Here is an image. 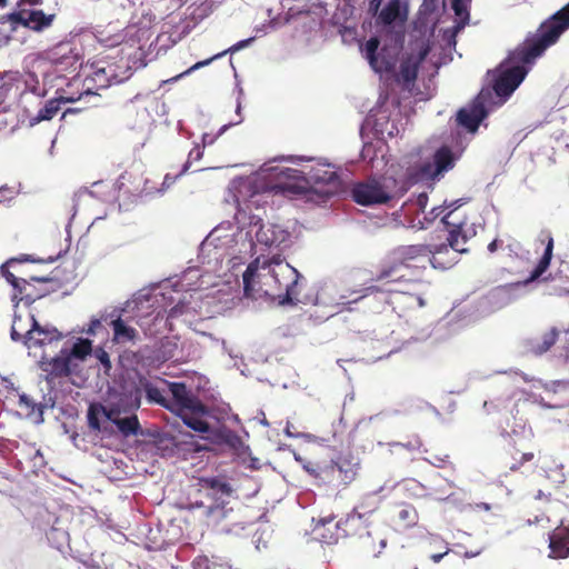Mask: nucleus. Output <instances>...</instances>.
Masks as SVG:
<instances>
[{
    "mask_svg": "<svg viewBox=\"0 0 569 569\" xmlns=\"http://www.w3.org/2000/svg\"><path fill=\"white\" fill-rule=\"evenodd\" d=\"M38 322L36 321L33 315L28 313L23 319L21 316H14L12 328H11V338L14 341L27 340L29 336H31V331L36 329Z\"/></svg>",
    "mask_w": 569,
    "mask_h": 569,
    "instance_id": "26",
    "label": "nucleus"
},
{
    "mask_svg": "<svg viewBox=\"0 0 569 569\" xmlns=\"http://www.w3.org/2000/svg\"><path fill=\"white\" fill-rule=\"evenodd\" d=\"M361 56L367 60L370 68L379 74H388L395 72L398 47L383 46L380 47L378 38L372 37L359 44Z\"/></svg>",
    "mask_w": 569,
    "mask_h": 569,
    "instance_id": "15",
    "label": "nucleus"
},
{
    "mask_svg": "<svg viewBox=\"0 0 569 569\" xmlns=\"http://www.w3.org/2000/svg\"><path fill=\"white\" fill-rule=\"evenodd\" d=\"M274 167L276 166L264 164L256 173L249 177L233 179L230 182L228 193L238 209L237 213L243 212L248 216L247 210L250 209L249 203L260 190L281 187Z\"/></svg>",
    "mask_w": 569,
    "mask_h": 569,
    "instance_id": "12",
    "label": "nucleus"
},
{
    "mask_svg": "<svg viewBox=\"0 0 569 569\" xmlns=\"http://www.w3.org/2000/svg\"><path fill=\"white\" fill-rule=\"evenodd\" d=\"M11 18L32 30L41 31L51 26L54 14H44L41 10H21L11 14Z\"/></svg>",
    "mask_w": 569,
    "mask_h": 569,
    "instance_id": "23",
    "label": "nucleus"
},
{
    "mask_svg": "<svg viewBox=\"0 0 569 569\" xmlns=\"http://www.w3.org/2000/svg\"><path fill=\"white\" fill-rule=\"evenodd\" d=\"M211 489L217 490V492H220L221 496H229L230 495V487L227 483L220 482L218 480H211L210 481Z\"/></svg>",
    "mask_w": 569,
    "mask_h": 569,
    "instance_id": "45",
    "label": "nucleus"
},
{
    "mask_svg": "<svg viewBox=\"0 0 569 569\" xmlns=\"http://www.w3.org/2000/svg\"><path fill=\"white\" fill-rule=\"evenodd\" d=\"M542 519H543L542 517H538V516H537V517H535V519H533V520L529 519V520H528V523H529V525L539 523Z\"/></svg>",
    "mask_w": 569,
    "mask_h": 569,
    "instance_id": "59",
    "label": "nucleus"
},
{
    "mask_svg": "<svg viewBox=\"0 0 569 569\" xmlns=\"http://www.w3.org/2000/svg\"><path fill=\"white\" fill-rule=\"evenodd\" d=\"M174 180H176V178H172V177H170L169 174H167V176L164 177V180H163V187H164V188H169L171 184H173V183H174Z\"/></svg>",
    "mask_w": 569,
    "mask_h": 569,
    "instance_id": "53",
    "label": "nucleus"
},
{
    "mask_svg": "<svg viewBox=\"0 0 569 569\" xmlns=\"http://www.w3.org/2000/svg\"><path fill=\"white\" fill-rule=\"evenodd\" d=\"M443 212L442 207H435L431 211L425 216V220L427 222H432L437 217H439Z\"/></svg>",
    "mask_w": 569,
    "mask_h": 569,
    "instance_id": "48",
    "label": "nucleus"
},
{
    "mask_svg": "<svg viewBox=\"0 0 569 569\" xmlns=\"http://www.w3.org/2000/svg\"><path fill=\"white\" fill-rule=\"evenodd\" d=\"M452 9L458 19L457 29H461L469 18L467 2L465 0H452Z\"/></svg>",
    "mask_w": 569,
    "mask_h": 569,
    "instance_id": "36",
    "label": "nucleus"
},
{
    "mask_svg": "<svg viewBox=\"0 0 569 569\" xmlns=\"http://www.w3.org/2000/svg\"><path fill=\"white\" fill-rule=\"evenodd\" d=\"M0 80L3 81V87H6L7 90H10L13 86L19 88L21 74L18 71H6L0 73Z\"/></svg>",
    "mask_w": 569,
    "mask_h": 569,
    "instance_id": "39",
    "label": "nucleus"
},
{
    "mask_svg": "<svg viewBox=\"0 0 569 569\" xmlns=\"http://www.w3.org/2000/svg\"><path fill=\"white\" fill-rule=\"evenodd\" d=\"M19 405H20V407H23V408H26L27 410H29V409L33 410V408H34V403H33V402H32V400H31L28 396H26V395H21V396L19 397Z\"/></svg>",
    "mask_w": 569,
    "mask_h": 569,
    "instance_id": "49",
    "label": "nucleus"
},
{
    "mask_svg": "<svg viewBox=\"0 0 569 569\" xmlns=\"http://www.w3.org/2000/svg\"><path fill=\"white\" fill-rule=\"evenodd\" d=\"M408 227L410 228H417V229H423L425 223L421 220H418L417 222L415 220L409 221Z\"/></svg>",
    "mask_w": 569,
    "mask_h": 569,
    "instance_id": "52",
    "label": "nucleus"
},
{
    "mask_svg": "<svg viewBox=\"0 0 569 569\" xmlns=\"http://www.w3.org/2000/svg\"><path fill=\"white\" fill-rule=\"evenodd\" d=\"M60 99L64 102H71V101H76L78 99H81V96H78V98H74V97H66V96H60Z\"/></svg>",
    "mask_w": 569,
    "mask_h": 569,
    "instance_id": "57",
    "label": "nucleus"
},
{
    "mask_svg": "<svg viewBox=\"0 0 569 569\" xmlns=\"http://www.w3.org/2000/svg\"><path fill=\"white\" fill-rule=\"evenodd\" d=\"M447 553H448V550H447V551H445V552H442V553H435V555H432V556H431V560H432L433 562H436V563H437V562L441 561V559H442Z\"/></svg>",
    "mask_w": 569,
    "mask_h": 569,
    "instance_id": "54",
    "label": "nucleus"
},
{
    "mask_svg": "<svg viewBox=\"0 0 569 569\" xmlns=\"http://www.w3.org/2000/svg\"><path fill=\"white\" fill-rule=\"evenodd\" d=\"M497 248H498V240H493V241H491V242L489 243V246H488V250H489L490 252H495V251L497 250Z\"/></svg>",
    "mask_w": 569,
    "mask_h": 569,
    "instance_id": "56",
    "label": "nucleus"
},
{
    "mask_svg": "<svg viewBox=\"0 0 569 569\" xmlns=\"http://www.w3.org/2000/svg\"><path fill=\"white\" fill-rule=\"evenodd\" d=\"M440 3H443V0H423L419 12L426 23L435 24L436 17H433V13L438 10Z\"/></svg>",
    "mask_w": 569,
    "mask_h": 569,
    "instance_id": "34",
    "label": "nucleus"
},
{
    "mask_svg": "<svg viewBox=\"0 0 569 569\" xmlns=\"http://www.w3.org/2000/svg\"><path fill=\"white\" fill-rule=\"evenodd\" d=\"M490 90H481L475 102L466 108H462L457 114L458 123L466 128L469 132L475 133L480 122L487 117L491 110Z\"/></svg>",
    "mask_w": 569,
    "mask_h": 569,
    "instance_id": "18",
    "label": "nucleus"
},
{
    "mask_svg": "<svg viewBox=\"0 0 569 569\" xmlns=\"http://www.w3.org/2000/svg\"><path fill=\"white\" fill-rule=\"evenodd\" d=\"M206 512H207V516L212 518L216 523L219 522L221 519H223L227 515V511L222 507H219V506L210 507L207 509Z\"/></svg>",
    "mask_w": 569,
    "mask_h": 569,
    "instance_id": "44",
    "label": "nucleus"
},
{
    "mask_svg": "<svg viewBox=\"0 0 569 569\" xmlns=\"http://www.w3.org/2000/svg\"><path fill=\"white\" fill-rule=\"evenodd\" d=\"M362 159L368 161L372 169L382 170L387 164L385 160V144L378 141L377 144L366 143L361 152Z\"/></svg>",
    "mask_w": 569,
    "mask_h": 569,
    "instance_id": "27",
    "label": "nucleus"
},
{
    "mask_svg": "<svg viewBox=\"0 0 569 569\" xmlns=\"http://www.w3.org/2000/svg\"><path fill=\"white\" fill-rule=\"evenodd\" d=\"M405 188L392 177L369 179L352 189L353 200L361 206L387 203L403 194Z\"/></svg>",
    "mask_w": 569,
    "mask_h": 569,
    "instance_id": "13",
    "label": "nucleus"
},
{
    "mask_svg": "<svg viewBox=\"0 0 569 569\" xmlns=\"http://www.w3.org/2000/svg\"><path fill=\"white\" fill-rule=\"evenodd\" d=\"M441 64L438 48L430 43L429 38L417 39L410 50L402 57L399 77L406 83L412 82L418 73L432 77Z\"/></svg>",
    "mask_w": 569,
    "mask_h": 569,
    "instance_id": "11",
    "label": "nucleus"
},
{
    "mask_svg": "<svg viewBox=\"0 0 569 569\" xmlns=\"http://www.w3.org/2000/svg\"><path fill=\"white\" fill-rule=\"evenodd\" d=\"M291 427H292L291 423L288 422L287 427L284 429V433H286L287 437H289V438H305V439H307L309 441L315 439V437L309 435V433H295V432H292L291 431Z\"/></svg>",
    "mask_w": 569,
    "mask_h": 569,
    "instance_id": "47",
    "label": "nucleus"
},
{
    "mask_svg": "<svg viewBox=\"0 0 569 569\" xmlns=\"http://www.w3.org/2000/svg\"><path fill=\"white\" fill-rule=\"evenodd\" d=\"M39 68H32V71L28 72L27 78L23 80L24 86L27 89H29L33 93H38L37 84H38V77L36 74V70H39Z\"/></svg>",
    "mask_w": 569,
    "mask_h": 569,
    "instance_id": "41",
    "label": "nucleus"
},
{
    "mask_svg": "<svg viewBox=\"0 0 569 569\" xmlns=\"http://www.w3.org/2000/svg\"><path fill=\"white\" fill-rule=\"evenodd\" d=\"M221 345H222L223 349L229 353L230 357H234L232 351L227 349L224 341H221Z\"/></svg>",
    "mask_w": 569,
    "mask_h": 569,
    "instance_id": "62",
    "label": "nucleus"
},
{
    "mask_svg": "<svg viewBox=\"0 0 569 569\" xmlns=\"http://www.w3.org/2000/svg\"><path fill=\"white\" fill-rule=\"evenodd\" d=\"M398 518L405 527H412L418 521L416 509L409 506H406L399 510Z\"/></svg>",
    "mask_w": 569,
    "mask_h": 569,
    "instance_id": "37",
    "label": "nucleus"
},
{
    "mask_svg": "<svg viewBox=\"0 0 569 569\" xmlns=\"http://www.w3.org/2000/svg\"><path fill=\"white\" fill-rule=\"evenodd\" d=\"M18 293H19V292H18V291H16V292L13 293V296H12V300H13V301H16V305H19V301H17V300H18Z\"/></svg>",
    "mask_w": 569,
    "mask_h": 569,
    "instance_id": "64",
    "label": "nucleus"
},
{
    "mask_svg": "<svg viewBox=\"0 0 569 569\" xmlns=\"http://www.w3.org/2000/svg\"><path fill=\"white\" fill-rule=\"evenodd\" d=\"M203 150L200 146H196L190 152H189V161L191 160H200L202 158Z\"/></svg>",
    "mask_w": 569,
    "mask_h": 569,
    "instance_id": "50",
    "label": "nucleus"
},
{
    "mask_svg": "<svg viewBox=\"0 0 569 569\" xmlns=\"http://www.w3.org/2000/svg\"><path fill=\"white\" fill-rule=\"evenodd\" d=\"M552 251H553V239L552 237H548L547 243L543 250V253L541 258L538 261L537 267L531 272L530 278L527 280V282L535 281L539 279L549 268L550 261L552 259Z\"/></svg>",
    "mask_w": 569,
    "mask_h": 569,
    "instance_id": "29",
    "label": "nucleus"
},
{
    "mask_svg": "<svg viewBox=\"0 0 569 569\" xmlns=\"http://www.w3.org/2000/svg\"><path fill=\"white\" fill-rule=\"evenodd\" d=\"M362 521L363 515L357 510L350 513L345 522L335 521L332 516L320 517L315 521L312 535L313 538L320 542L332 545L338 542L345 535L350 533V531Z\"/></svg>",
    "mask_w": 569,
    "mask_h": 569,
    "instance_id": "14",
    "label": "nucleus"
},
{
    "mask_svg": "<svg viewBox=\"0 0 569 569\" xmlns=\"http://www.w3.org/2000/svg\"><path fill=\"white\" fill-rule=\"evenodd\" d=\"M236 221H223L211 230L201 244V253L220 263V271L239 284L240 267L254 254L250 216L236 213Z\"/></svg>",
    "mask_w": 569,
    "mask_h": 569,
    "instance_id": "4",
    "label": "nucleus"
},
{
    "mask_svg": "<svg viewBox=\"0 0 569 569\" xmlns=\"http://www.w3.org/2000/svg\"><path fill=\"white\" fill-rule=\"evenodd\" d=\"M14 264H17L14 260L8 261L1 267V273L16 291L22 293L26 289L27 281L24 279L18 278L13 272L9 270V268L13 267Z\"/></svg>",
    "mask_w": 569,
    "mask_h": 569,
    "instance_id": "32",
    "label": "nucleus"
},
{
    "mask_svg": "<svg viewBox=\"0 0 569 569\" xmlns=\"http://www.w3.org/2000/svg\"><path fill=\"white\" fill-rule=\"evenodd\" d=\"M206 561L204 560H194L193 561V567L194 569H202V563H204Z\"/></svg>",
    "mask_w": 569,
    "mask_h": 569,
    "instance_id": "58",
    "label": "nucleus"
},
{
    "mask_svg": "<svg viewBox=\"0 0 569 569\" xmlns=\"http://www.w3.org/2000/svg\"><path fill=\"white\" fill-rule=\"evenodd\" d=\"M62 335L54 328H42L39 325L24 341L29 355L39 358V366L48 377H63L78 373L83 362L93 352L92 342L87 338L66 340L54 357L50 352L58 348Z\"/></svg>",
    "mask_w": 569,
    "mask_h": 569,
    "instance_id": "5",
    "label": "nucleus"
},
{
    "mask_svg": "<svg viewBox=\"0 0 569 569\" xmlns=\"http://www.w3.org/2000/svg\"><path fill=\"white\" fill-rule=\"evenodd\" d=\"M478 555H479V551H477V552H466V555H465V556H466L467 558H471V557H476V556H478Z\"/></svg>",
    "mask_w": 569,
    "mask_h": 569,
    "instance_id": "63",
    "label": "nucleus"
},
{
    "mask_svg": "<svg viewBox=\"0 0 569 569\" xmlns=\"http://www.w3.org/2000/svg\"><path fill=\"white\" fill-rule=\"evenodd\" d=\"M428 204V196L426 193H420L415 201H411L406 208V214L415 209L418 212H425Z\"/></svg>",
    "mask_w": 569,
    "mask_h": 569,
    "instance_id": "40",
    "label": "nucleus"
},
{
    "mask_svg": "<svg viewBox=\"0 0 569 569\" xmlns=\"http://www.w3.org/2000/svg\"><path fill=\"white\" fill-rule=\"evenodd\" d=\"M132 322H136V325L147 330L146 317L137 316V319H133L123 312L112 319L111 326L113 330V342L123 345L136 340L138 332L132 326Z\"/></svg>",
    "mask_w": 569,
    "mask_h": 569,
    "instance_id": "21",
    "label": "nucleus"
},
{
    "mask_svg": "<svg viewBox=\"0 0 569 569\" xmlns=\"http://www.w3.org/2000/svg\"><path fill=\"white\" fill-rule=\"evenodd\" d=\"M254 254L242 274L244 295L252 299L269 298L279 305L297 300L300 272L289 264L282 253L293 243V236L282 224L262 222L250 216Z\"/></svg>",
    "mask_w": 569,
    "mask_h": 569,
    "instance_id": "1",
    "label": "nucleus"
},
{
    "mask_svg": "<svg viewBox=\"0 0 569 569\" xmlns=\"http://www.w3.org/2000/svg\"><path fill=\"white\" fill-rule=\"evenodd\" d=\"M140 385L146 391L149 401L160 403L168 408V400L158 386L143 380H140Z\"/></svg>",
    "mask_w": 569,
    "mask_h": 569,
    "instance_id": "33",
    "label": "nucleus"
},
{
    "mask_svg": "<svg viewBox=\"0 0 569 569\" xmlns=\"http://www.w3.org/2000/svg\"><path fill=\"white\" fill-rule=\"evenodd\" d=\"M140 388L132 383L122 386L121 390L112 388L104 406L90 408L89 426L100 430L104 422H112L123 436L136 435L139 421L134 411L140 407Z\"/></svg>",
    "mask_w": 569,
    "mask_h": 569,
    "instance_id": "8",
    "label": "nucleus"
},
{
    "mask_svg": "<svg viewBox=\"0 0 569 569\" xmlns=\"http://www.w3.org/2000/svg\"><path fill=\"white\" fill-rule=\"evenodd\" d=\"M383 291L388 293L399 292V290L395 287V283H387V287L383 289Z\"/></svg>",
    "mask_w": 569,
    "mask_h": 569,
    "instance_id": "55",
    "label": "nucleus"
},
{
    "mask_svg": "<svg viewBox=\"0 0 569 569\" xmlns=\"http://www.w3.org/2000/svg\"><path fill=\"white\" fill-rule=\"evenodd\" d=\"M154 17L150 9L141 7L131 17L127 27L118 29L108 24L96 33V39L104 47H120L119 63L96 61L87 73L97 88H108L130 78L131 71L146 66V47L151 38Z\"/></svg>",
    "mask_w": 569,
    "mask_h": 569,
    "instance_id": "2",
    "label": "nucleus"
},
{
    "mask_svg": "<svg viewBox=\"0 0 569 569\" xmlns=\"http://www.w3.org/2000/svg\"><path fill=\"white\" fill-rule=\"evenodd\" d=\"M343 296L339 295L337 282L331 279H325L315 286L313 292L307 295L306 301L315 306L333 309L343 303Z\"/></svg>",
    "mask_w": 569,
    "mask_h": 569,
    "instance_id": "20",
    "label": "nucleus"
},
{
    "mask_svg": "<svg viewBox=\"0 0 569 569\" xmlns=\"http://www.w3.org/2000/svg\"><path fill=\"white\" fill-rule=\"evenodd\" d=\"M532 385L530 387V390L522 389L520 390L521 396L525 398L526 401H531L533 403H539L542 407H549L547 403L543 402L540 395H537L533 389H541L543 388V383L540 380H532Z\"/></svg>",
    "mask_w": 569,
    "mask_h": 569,
    "instance_id": "35",
    "label": "nucleus"
},
{
    "mask_svg": "<svg viewBox=\"0 0 569 569\" xmlns=\"http://www.w3.org/2000/svg\"><path fill=\"white\" fill-rule=\"evenodd\" d=\"M80 61V57L72 44L64 42L59 43L43 54L32 58L31 68H39L47 62L56 67L58 71L76 70Z\"/></svg>",
    "mask_w": 569,
    "mask_h": 569,
    "instance_id": "17",
    "label": "nucleus"
},
{
    "mask_svg": "<svg viewBox=\"0 0 569 569\" xmlns=\"http://www.w3.org/2000/svg\"><path fill=\"white\" fill-rule=\"evenodd\" d=\"M240 111H241V101H240V97H239V98H238V101H237V110H236V112H237V114H238L239 119H238L234 123H229V124H224V126H222V127L220 128V130H219L218 134H217V136H214V137H213V136H210L209 133H204V134L202 136V144H203V146H206V144H212V143L214 142V140L217 139V137H219V136H221L222 133H224V132H226V130H227L230 126L240 123V122L242 121V117H241Z\"/></svg>",
    "mask_w": 569,
    "mask_h": 569,
    "instance_id": "38",
    "label": "nucleus"
},
{
    "mask_svg": "<svg viewBox=\"0 0 569 569\" xmlns=\"http://www.w3.org/2000/svg\"><path fill=\"white\" fill-rule=\"evenodd\" d=\"M387 545V540L385 538H381L379 541L380 549L377 552H380Z\"/></svg>",
    "mask_w": 569,
    "mask_h": 569,
    "instance_id": "60",
    "label": "nucleus"
},
{
    "mask_svg": "<svg viewBox=\"0 0 569 569\" xmlns=\"http://www.w3.org/2000/svg\"><path fill=\"white\" fill-rule=\"evenodd\" d=\"M218 276H212L209 270L201 271L198 268H189L172 284L174 292L184 291L182 298L169 311V318L182 317L184 322H189V316L201 313V306L198 303L203 298H218L220 295H229L236 284L228 277L226 271L219 270Z\"/></svg>",
    "mask_w": 569,
    "mask_h": 569,
    "instance_id": "7",
    "label": "nucleus"
},
{
    "mask_svg": "<svg viewBox=\"0 0 569 569\" xmlns=\"http://www.w3.org/2000/svg\"><path fill=\"white\" fill-rule=\"evenodd\" d=\"M94 356L98 361L103 366L104 371L108 372L111 369V361L107 351L102 348L94 350Z\"/></svg>",
    "mask_w": 569,
    "mask_h": 569,
    "instance_id": "42",
    "label": "nucleus"
},
{
    "mask_svg": "<svg viewBox=\"0 0 569 569\" xmlns=\"http://www.w3.org/2000/svg\"><path fill=\"white\" fill-rule=\"evenodd\" d=\"M558 331L551 328L546 331L540 338L533 339L529 342V351L533 355H542L547 352L557 341Z\"/></svg>",
    "mask_w": 569,
    "mask_h": 569,
    "instance_id": "28",
    "label": "nucleus"
},
{
    "mask_svg": "<svg viewBox=\"0 0 569 569\" xmlns=\"http://www.w3.org/2000/svg\"><path fill=\"white\" fill-rule=\"evenodd\" d=\"M368 11L376 17V21L385 27H401L408 18L407 0H388L382 4V0H370Z\"/></svg>",
    "mask_w": 569,
    "mask_h": 569,
    "instance_id": "16",
    "label": "nucleus"
},
{
    "mask_svg": "<svg viewBox=\"0 0 569 569\" xmlns=\"http://www.w3.org/2000/svg\"><path fill=\"white\" fill-rule=\"evenodd\" d=\"M400 132V129L393 121H387V128L380 129V139H385L386 137L392 138L396 137Z\"/></svg>",
    "mask_w": 569,
    "mask_h": 569,
    "instance_id": "43",
    "label": "nucleus"
},
{
    "mask_svg": "<svg viewBox=\"0 0 569 569\" xmlns=\"http://www.w3.org/2000/svg\"><path fill=\"white\" fill-rule=\"evenodd\" d=\"M172 401L168 408L181 417L186 426L198 432L201 439L216 442L219 438L217 430L207 421L208 411L183 383H167Z\"/></svg>",
    "mask_w": 569,
    "mask_h": 569,
    "instance_id": "10",
    "label": "nucleus"
},
{
    "mask_svg": "<svg viewBox=\"0 0 569 569\" xmlns=\"http://www.w3.org/2000/svg\"><path fill=\"white\" fill-rule=\"evenodd\" d=\"M549 548L551 557L566 558L569 556V529L561 527L557 528L549 536Z\"/></svg>",
    "mask_w": 569,
    "mask_h": 569,
    "instance_id": "25",
    "label": "nucleus"
},
{
    "mask_svg": "<svg viewBox=\"0 0 569 569\" xmlns=\"http://www.w3.org/2000/svg\"><path fill=\"white\" fill-rule=\"evenodd\" d=\"M281 187L296 188L300 192H315L321 199L335 194L339 189L337 172L329 163L311 161L301 169L274 167Z\"/></svg>",
    "mask_w": 569,
    "mask_h": 569,
    "instance_id": "9",
    "label": "nucleus"
},
{
    "mask_svg": "<svg viewBox=\"0 0 569 569\" xmlns=\"http://www.w3.org/2000/svg\"><path fill=\"white\" fill-rule=\"evenodd\" d=\"M457 158L458 154L453 153L447 146L439 148L433 154V160L420 168V178L439 180L453 168Z\"/></svg>",
    "mask_w": 569,
    "mask_h": 569,
    "instance_id": "19",
    "label": "nucleus"
},
{
    "mask_svg": "<svg viewBox=\"0 0 569 569\" xmlns=\"http://www.w3.org/2000/svg\"><path fill=\"white\" fill-rule=\"evenodd\" d=\"M60 101H62L60 98L49 100L46 106L39 110L38 114L30 119V124L34 126L41 121L52 119L60 110Z\"/></svg>",
    "mask_w": 569,
    "mask_h": 569,
    "instance_id": "31",
    "label": "nucleus"
},
{
    "mask_svg": "<svg viewBox=\"0 0 569 569\" xmlns=\"http://www.w3.org/2000/svg\"><path fill=\"white\" fill-rule=\"evenodd\" d=\"M512 287H500L495 289L488 297L481 300L480 306L483 313L501 309L512 301Z\"/></svg>",
    "mask_w": 569,
    "mask_h": 569,
    "instance_id": "24",
    "label": "nucleus"
},
{
    "mask_svg": "<svg viewBox=\"0 0 569 569\" xmlns=\"http://www.w3.org/2000/svg\"><path fill=\"white\" fill-rule=\"evenodd\" d=\"M387 121H389V116L385 110L378 108L367 117L365 127L372 129L380 138V129L387 128Z\"/></svg>",
    "mask_w": 569,
    "mask_h": 569,
    "instance_id": "30",
    "label": "nucleus"
},
{
    "mask_svg": "<svg viewBox=\"0 0 569 569\" xmlns=\"http://www.w3.org/2000/svg\"><path fill=\"white\" fill-rule=\"evenodd\" d=\"M270 24L268 26H262V28H256L254 31H256V36L254 37H251V38H248V39H244V40H241V41H238L237 43H234L233 46H231L230 48L223 50L222 52H219L217 54H214L213 57L209 58V59H206V60H202V61H199L197 63H194L193 66H191L188 70H186L184 72L178 74L177 77L172 78V80H178L184 76H188L190 74L191 72L202 68V67H206V66H209L213 60L216 59H219L221 57H223L224 54L227 53H234L237 51H240L244 48H247L248 46H250L253 40L256 39V37L260 36V33H266V28H269Z\"/></svg>",
    "mask_w": 569,
    "mask_h": 569,
    "instance_id": "22",
    "label": "nucleus"
},
{
    "mask_svg": "<svg viewBox=\"0 0 569 569\" xmlns=\"http://www.w3.org/2000/svg\"><path fill=\"white\" fill-rule=\"evenodd\" d=\"M456 209L457 206L441 218L445 224L451 227L449 229L448 246H402L393 251V260L406 267H425L427 262L431 263L433 268L448 269L452 267L457 262V254L468 251L463 247L467 241L477 234L475 223L467 221L452 222L449 220Z\"/></svg>",
    "mask_w": 569,
    "mask_h": 569,
    "instance_id": "6",
    "label": "nucleus"
},
{
    "mask_svg": "<svg viewBox=\"0 0 569 569\" xmlns=\"http://www.w3.org/2000/svg\"><path fill=\"white\" fill-rule=\"evenodd\" d=\"M101 328V319H91L89 327L81 332L87 333L88 336H94L98 333V330Z\"/></svg>",
    "mask_w": 569,
    "mask_h": 569,
    "instance_id": "46",
    "label": "nucleus"
},
{
    "mask_svg": "<svg viewBox=\"0 0 569 569\" xmlns=\"http://www.w3.org/2000/svg\"><path fill=\"white\" fill-rule=\"evenodd\" d=\"M355 476H356V471L352 468H350L349 470L345 471V476L342 477V480L345 482H350L355 478Z\"/></svg>",
    "mask_w": 569,
    "mask_h": 569,
    "instance_id": "51",
    "label": "nucleus"
},
{
    "mask_svg": "<svg viewBox=\"0 0 569 569\" xmlns=\"http://www.w3.org/2000/svg\"><path fill=\"white\" fill-rule=\"evenodd\" d=\"M533 458L532 453H525L522 456L523 461H530Z\"/></svg>",
    "mask_w": 569,
    "mask_h": 569,
    "instance_id": "61",
    "label": "nucleus"
},
{
    "mask_svg": "<svg viewBox=\"0 0 569 569\" xmlns=\"http://www.w3.org/2000/svg\"><path fill=\"white\" fill-rule=\"evenodd\" d=\"M569 28V4L543 22L536 36L512 51L493 72V90L502 104L519 87L531 64Z\"/></svg>",
    "mask_w": 569,
    "mask_h": 569,
    "instance_id": "3",
    "label": "nucleus"
}]
</instances>
